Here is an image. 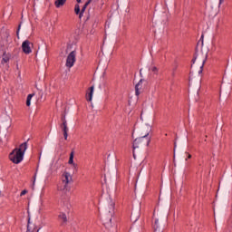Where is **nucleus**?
I'll return each instance as SVG.
<instances>
[{
  "label": "nucleus",
  "mask_w": 232,
  "mask_h": 232,
  "mask_svg": "<svg viewBox=\"0 0 232 232\" xmlns=\"http://www.w3.org/2000/svg\"><path fill=\"white\" fill-rule=\"evenodd\" d=\"M28 150V143L24 142L20 145L19 148L14 149L10 154H9V160L14 164H20V162H23V159H24V151Z\"/></svg>",
  "instance_id": "nucleus-1"
},
{
  "label": "nucleus",
  "mask_w": 232,
  "mask_h": 232,
  "mask_svg": "<svg viewBox=\"0 0 232 232\" xmlns=\"http://www.w3.org/2000/svg\"><path fill=\"white\" fill-rule=\"evenodd\" d=\"M208 60V53L202 52L198 54L194 60L193 64L191 65L193 73L200 74L204 70V64H206V61Z\"/></svg>",
  "instance_id": "nucleus-2"
},
{
  "label": "nucleus",
  "mask_w": 232,
  "mask_h": 232,
  "mask_svg": "<svg viewBox=\"0 0 232 232\" xmlns=\"http://www.w3.org/2000/svg\"><path fill=\"white\" fill-rule=\"evenodd\" d=\"M149 144H150V138H141L140 136L137 138L133 142L134 159L135 157H139L140 150H143V148H146L147 146H149Z\"/></svg>",
  "instance_id": "nucleus-3"
},
{
  "label": "nucleus",
  "mask_w": 232,
  "mask_h": 232,
  "mask_svg": "<svg viewBox=\"0 0 232 232\" xmlns=\"http://www.w3.org/2000/svg\"><path fill=\"white\" fill-rule=\"evenodd\" d=\"M20 32L23 35H28V32H30V25L28 24L23 25V22H21L16 30L17 39H21V37L19 36Z\"/></svg>",
  "instance_id": "nucleus-4"
},
{
  "label": "nucleus",
  "mask_w": 232,
  "mask_h": 232,
  "mask_svg": "<svg viewBox=\"0 0 232 232\" xmlns=\"http://www.w3.org/2000/svg\"><path fill=\"white\" fill-rule=\"evenodd\" d=\"M32 48H34V43L30 42V40H24L22 43V52L25 55H30V53H32Z\"/></svg>",
  "instance_id": "nucleus-5"
},
{
  "label": "nucleus",
  "mask_w": 232,
  "mask_h": 232,
  "mask_svg": "<svg viewBox=\"0 0 232 232\" xmlns=\"http://www.w3.org/2000/svg\"><path fill=\"white\" fill-rule=\"evenodd\" d=\"M77 55V52L75 51H72L68 56H67V59H66V63H65V66L67 68H72L73 64H75V57Z\"/></svg>",
  "instance_id": "nucleus-6"
},
{
  "label": "nucleus",
  "mask_w": 232,
  "mask_h": 232,
  "mask_svg": "<svg viewBox=\"0 0 232 232\" xmlns=\"http://www.w3.org/2000/svg\"><path fill=\"white\" fill-rule=\"evenodd\" d=\"M72 182V174L70 172L64 171L62 175V184H70Z\"/></svg>",
  "instance_id": "nucleus-7"
},
{
  "label": "nucleus",
  "mask_w": 232,
  "mask_h": 232,
  "mask_svg": "<svg viewBox=\"0 0 232 232\" xmlns=\"http://www.w3.org/2000/svg\"><path fill=\"white\" fill-rule=\"evenodd\" d=\"M95 90V86H91L89 88V92L86 94V101H88L89 102H92V101H93V92Z\"/></svg>",
  "instance_id": "nucleus-8"
},
{
  "label": "nucleus",
  "mask_w": 232,
  "mask_h": 232,
  "mask_svg": "<svg viewBox=\"0 0 232 232\" xmlns=\"http://www.w3.org/2000/svg\"><path fill=\"white\" fill-rule=\"evenodd\" d=\"M68 184L69 183H62L60 186H58V191H62V193H68V191H70Z\"/></svg>",
  "instance_id": "nucleus-9"
},
{
  "label": "nucleus",
  "mask_w": 232,
  "mask_h": 232,
  "mask_svg": "<svg viewBox=\"0 0 232 232\" xmlns=\"http://www.w3.org/2000/svg\"><path fill=\"white\" fill-rule=\"evenodd\" d=\"M151 131L150 129H141L140 130V137L143 138V139H148V135H150V132Z\"/></svg>",
  "instance_id": "nucleus-10"
},
{
  "label": "nucleus",
  "mask_w": 232,
  "mask_h": 232,
  "mask_svg": "<svg viewBox=\"0 0 232 232\" xmlns=\"http://www.w3.org/2000/svg\"><path fill=\"white\" fill-rule=\"evenodd\" d=\"M63 137L65 140L68 139V124L66 122V119H63Z\"/></svg>",
  "instance_id": "nucleus-11"
},
{
  "label": "nucleus",
  "mask_w": 232,
  "mask_h": 232,
  "mask_svg": "<svg viewBox=\"0 0 232 232\" xmlns=\"http://www.w3.org/2000/svg\"><path fill=\"white\" fill-rule=\"evenodd\" d=\"M64 5H66V0H55L54 2L56 8H61V6H64Z\"/></svg>",
  "instance_id": "nucleus-12"
},
{
  "label": "nucleus",
  "mask_w": 232,
  "mask_h": 232,
  "mask_svg": "<svg viewBox=\"0 0 232 232\" xmlns=\"http://www.w3.org/2000/svg\"><path fill=\"white\" fill-rule=\"evenodd\" d=\"M34 95H35V93H32V94L27 95L26 106H28V107L32 106V99L34 98Z\"/></svg>",
  "instance_id": "nucleus-13"
},
{
  "label": "nucleus",
  "mask_w": 232,
  "mask_h": 232,
  "mask_svg": "<svg viewBox=\"0 0 232 232\" xmlns=\"http://www.w3.org/2000/svg\"><path fill=\"white\" fill-rule=\"evenodd\" d=\"M73 155H74V153H73V151H72L70 153L68 164H71V166H73V168H76L77 165L75 164V162H73Z\"/></svg>",
  "instance_id": "nucleus-14"
},
{
  "label": "nucleus",
  "mask_w": 232,
  "mask_h": 232,
  "mask_svg": "<svg viewBox=\"0 0 232 232\" xmlns=\"http://www.w3.org/2000/svg\"><path fill=\"white\" fill-rule=\"evenodd\" d=\"M8 61H10V53H4V54H3V62L4 63H8Z\"/></svg>",
  "instance_id": "nucleus-15"
},
{
  "label": "nucleus",
  "mask_w": 232,
  "mask_h": 232,
  "mask_svg": "<svg viewBox=\"0 0 232 232\" xmlns=\"http://www.w3.org/2000/svg\"><path fill=\"white\" fill-rule=\"evenodd\" d=\"M222 1L224 0H212V4L218 8H220V5H222Z\"/></svg>",
  "instance_id": "nucleus-16"
},
{
  "label": "nucleus",
  "mask_w": 232,
  "mask_h": 232,
  "mask_svg": "<svg viewBox=\"0 0 232 232\" xmlns=\"http://www.w3.org/2000/svg\"><path fill=\"white\" fill-rule=\"evenodd\" d=\"M74 12L76 15H81V6L79 5H75Z\"/></svg>",
  "instance_id": "nucleus-17"
},
{
  "label": "nucleus",
  "mask_w": 232,
  "mask_h": 232,
  "mask_svg": "<svg viewBox=\"0 0 232 232\" xmlns=\"http://www.w3.org/2000/svg\"><path fill=\"white\" fill-rule=\"evenodd\" d=\"M86 8H88V5H84L83 7L82 8L81 12H80V15H79L80 19L82 17L83 12H86Z\"/></svg>",
  "instance_id": "nucleus-18"
},
{
  "label": "nucleus",
  "mask_w": 232,
  "mask_h": 232,
  "mask_svg": "<svg viewBox=\"0 0 232 232\" xmlns=\"http://www.w3.org/2000/svg\"><path fill=\"white\" fill-rule=\"evenodd\" d=\"M59 218H62L63 222H68V218H66V214H60Z\"/></svg>",
  "instance_id": "nucleus-19"
},
{
  "label": "nucleus",
  "mask_w": 232,
  "mask_h": 232,
  "mask_svg": "<svg viewBox=\"0 0 232 232\" xmlns=\"http://www.w3.org/2000/svg\"><path fill=\"white\" fill-rule=\"evenodd\" d=\"M139 84L140 83H137L136 86H135V92H136L137 96L140 95V92H139Z\"/></svg>",
  "instance_id": "nucleus-20"
},
{
  "label": "nucleus",
  "mask_w": 232,
  "mask_h": 232,
  "mask_svg": "<svg viewBox=\"0 0 232 232\" xmlns=\"http://www.w3.org/2000/svg\"><path fill=\"white\" fill-rule=\"evenodd\" d=\"M27 193H28V190L24 189V190L21 192L20 197H23V196L26 195Z\"/></svg>",
  "instance_id": "nucleus-21"
},
{
  "label": "nucleus",
  "mask_w": 232,
  "mask_h": 232,
  "mask_svg": "<svg viewBox=\"0 0 232 232\" xmlns=\"http://www.w3.org/2000/svg\"><path fill=\"white\" fill-rule=\"evenodd\" d=\"M70 124H71V126H73V118L72 117L70 118Z\"/></svg>",
  "instance_id": "nucleus-22"
},
{
  "label": "nucleus",
  "mask_w": 232,
  "mask_h": 232,
  "mask_svg": "<svg viewBox=\"0 0 232 232\" xmlns=\"http://www.w3.org/2000/svg\"><path fill=\"white\" fill-rule=\"evenodd\" d=\"M5 37H6V39H8V37H10V33L7 31H5Z\"/></svg>",
  "instance_id": "nucleus-23"
},
{
  "label": "nucleus",
  "mask_w": 232,
  "mask_h": 232,
  "mask_svg": "<svg viewBox=\"0 0 232 232\" xmlns=\"http://www.w3.org/2000/svg\"><path fill=\"white\" fill-rule=\"evenodd\" d=\"M92 0H89L88 2L85 3V5L88 6V5H90V3H92Z\"/></svg>",
  "instance_id": "nucleus-24"
},
{
  "label": "nucleus",
  "mask_w": 232,
  "mask_h": 232,
  "mask_svg": "<svg viewBox=\"0 0 232 232\" xmlns=\"http://www.w3.org/2000/svg\"><path fill=\"white\" fill-rule=\"evenodd\" d=\"M201 43L204 44V35L201 36Z\"/></svg>",
  "instance_id": "nucleus-25"
},
{
  "label": "nucleus",
  "mask_w": 232,
  "mask_h": 232,
  "mask_svg": "<svg viewBox=\"0 0 232 232\" xmlns=\"http://www.w3.org/2000/svg\"><path fill=\"white\" fill-rule=\"evenodd\" d=\"M36 232H43V231L41 230V228H39Z\"/></svg>",
  "instance_id": "nucleus-26"
},
{
  "label": "nucleus",
  "mask_w": 232,
  "mask_h": 232,
  "mask_svg": "<svg viewBox=\"0 0 232 232\" xmlns=\"http://www.w3.org/2000/svg\"><path fill=\"white\" fill-rule=\"evenodd\" d=\"M156 70H157V67H154V68H153V72H155Z\"/></svg>",
  "instance_id": "nucleus-27"
},
{
  "label": "nucleus",
  "mask_w": 232,
  "mask_h": 232,
  "mask_svg": "<svg viewBox=\"0 0 232 232\" xmlns=\"http://www.w3.org/2000/svg\"><path fill=\"white\" fill-rule=\"evenodd\" d=\"M33 185H35V179L33 181Z\"/></svg>",
  "instance_id": "nucleus-28"
},
{
  "label": "nucleus",
  "mask_w": 232,
  "mask_h": 232,
  "mask_svg": "<svg viewBox=\"0 0 232 232\" xmlns=\"http://www.w3.org/2000/svg\"><path fill=\"white\" fill-rule=\"evenodd\" d=\"M76 1H77V3H81L82 0H76Z\"/></svg>",
  "instance_id": "nucleus-29"
},
{
  "label": "nucleus",
  "mask_w": 232,
  "mask_h": 232,
  "mask_svg": "<svg viewBox=\"0 0 232 232\" xmlns=\"http://www.w3.org/2000/svg\"><path fill=\"white\" fill-rule=\"evenodd\" d=\"M42 57H44V52L43 53Z\"/></svg>",
  "instance_id": "nucleus-30"
},
{
  "label": "nucleus",
  "mask_w": 232,
  "mask_h": 232,
  "mask_svg": "<svg viewBox=\"0 0 232 232\" xmlns=\"http://www.w3.org/2000/svg\"><path fill=\"white\" fill-rule=\"evenodd\" d=\"M188 159H191V155H188Z\"/></svg>",
  "instance_id": "nucleus-31"
},
{
  "label": "nucleus",
  "mask_w": 232,
  "mask_h": 232,
  "mask_svg": "<svg viewBox=\"0 0 232 232\" xmlns=\"http://www.w3.org/2000/svg\"><path fill=\"white\" fill-rule=\"evenodd\" d=\"M110 222H111V219H110Z\"/></svg>",
  "instance_id": "nucleus-32"
},
{
  "label": "nucleus",
  "mask_w": 232,
  "mask_h": 232,
  "mask_svg": "<svg viewBox=\"0 0 232 232\" xmlns=\"http://www.w3.org/2000/svg\"><path fill=\"white\" fill-rule=\"evenodd\" d=\"M104 180H105V182H106V179H105Z\"/></svg>",
  "instance_id": "nucleus-33"
}]
</instances>
